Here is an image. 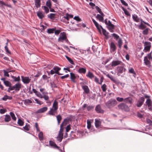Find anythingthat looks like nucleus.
I'll return each mask as SVG.
<instances>
[{"mask_svg":"<svg viewBox=\"0 0 152 152\" xmlns=\"http://www.w3.org/2000/svg\"><path fill=\"white\" fill-rule=\"evenodd\" d=\"M146 103L149 109L150 110H152V103L151 100L149 99H147L146 101Z\"/></svg>","mask_w":152,"mask_h":152,"instance_id":"nucleus-13","label":"nucleus"},{"mask_svg":"<svg viewBox=\"0 0 152 152\" xmlns=\"http://www.w3.org/2000/svg\"><path fill=\"white\" fill-rule=\"evenodd\" d=\"M69 121V120L68 119H64L63 122L62 123L60 126V128H63V126L66 125L67 124Z\"/></svg>","mask_w":152,"mask_h":152,"instance_id":"nucleus-21","label":"nucleus"},{"mask_svg":"<svg viewBox=\"0 0 152 152\" xmlns=\"http://www.w3.org/2000/svg\"><path fill=\"white\" fill-rule=\"evenodd\" d=\"M4 83L5 85L9 87L12 86H11V83L8 81H4Z\"/></svg>","mask_w":152,"mask_h":152,"instance_id":"nucleus-43","label":"nucleus"},{"mask_svg":"<svg viewBox=\"0 0 152 152\" xmlns=\"http://www.w3.org/2000/svg\"><path fill=\"white\" fill-rule=\"evenodd\" d=\"M34 100L37 104H39L40 105L42 104V102L39 100L38 99H35Z\"/></svg>","mask_w":152,"mask_h":152,"instance_id":"nucleus-60","label":"nucleus"},{"mask_svg":"<svg viewBox=\"0 0 152 152\" xmlns=\"http://www.w3.org/2000/svg\"><path fill=\"white\" fill-rule=\"evenodd\" d=\"M46 5L49 9H50L52 6L51 0H48L46 2Z\"/></svg>","mask_w":152,"mask_h":152,"instance_id":"nucleus-31","label":"nucleus"},{"mask_svg":"<svg viewBox=\"0 0 152 152\" xmlns=\"http://www.w3.org/2000/svg\"><path fill=\"white\" fill-rule=\"evenodd\" d=\"M126 70V69L124 68L123 66H118L117 67V74L118 76H119L120 75V74L125 72Z\"/></svg>","mask_w":152,"mask_h":152,"instance_id":"nucleus-6","label":"nucleus"},{"mask_svg":"<svg viewBox=\"0 0 152 152\" xmlns=\"http://www.w3.org/2000/svg\"><path fill=\"white\" fill-rule=\"evenodd\" d=\"M39 138L40 140L43 139V133L42 132H40L38 134Z\"/></svg>","mask_w":152,"mask_h":152,"instance_id":"nucleus-36","label":"nucleus"},{"mask_svg":"<svg viewBox=\"0 0 152 152\" xmlns=\"http://www.w3.org/2000/svg\"><path fill=\"white\" fill-rule=\"evenodd\" d=\"M129 72L130 73L133 74L134 75L136 74L134 69L132 68H131L130 69H129Z\"/></svg>","mask_w":152,"mask_h":152,"instance_id":"nucleus-51","label":"nucleus"},{"mask_svg":"<svg viewBox=\"0 0 152 152\" xmlns=\"http://www.w3.org/2000/svg\"><path fill=\"white\" fill-rule=\"evenodd\" d=\"M56 118L58 121V124H59L60 123V122L62 119L61 116L60 115H58L56 116Z\"/></svg>","mask_w":152,"mask_h":152,"instance_id":"nucleus-42","label":"nucleus"},{"mask_svg":"<svg viewBox=\"0 0 152 152\" xmlns=\"http://www.w3.org/2000/svg\"><path fill=\"white\" fill-rule=\"evenodd\" d=\"M11 120L10 115H6L5 116L4 118V120L5 122H8L10 121Z\"/></svg>","mask_w":152,"mask_h":152,"instance_id":"nucleus-26","label":"nucleus"},{"mask_svg":"<svg viewBox=\"0 0 152 152\" xmlns=\"http://www.w3.org/2000/svg\"><path fill=\"white\" fill-rule=\"evenodd\" d=\"M87 128L89 129L91 127V122L90 120H88L87 121Z\"/></svg>","mask_w":152,"mask_h":152,"instance_id":"nucleus-37","label":"nucleus"},{"mask_svg":"<svg viewBox=\"0 0 152 152\" xmlns=\"http://www.w3.org/2000/svg\"><path fill=\"white\" fill-rule=\"evenodd\" d=\"M11 90H15L16 91H19L21 88V85L20 83H16L13 86H12Z\"/></svg>","mask_w":152,"mask_h":152,"instance_id":"nucleus-11","label":"nucleus"},{"mask_svg":"<svg viewBox=\"0 0 152 152\" xmlns=\"http://www.w3.org/2000/svg\"><path fill=\"white\" fill-rule=\"evenodd\" d=\"M144 63L145 64L148 66H149L150 64V62L148 60L147 57H145L144 59Z\"/></svg>","mask_w":152,"mask_h":152,"instance_id":"nucleus-23","label":"nucleus"},{"mask_svg":"<svg viewBox=\"0 0 152 152\" xmlns=\"http://www.w3.org/2000/svg\"><path fill=\"white\" fill-rule=\"evenodd\" d=\"M95 124L96 127L98 128L101 125V121L100 119H95Z\"/></svg>","mask_w":152,"mask_h":152,"instance_id":"nucleus-14","label":"nucleus"},{"mask_svg":"<svg viewBox=\"0 0 152 152\" xmlns=\"http://www.w3.org/2000/svg\"><path fill=\"white\" fill-rule=\"evenodd\" d=\"M146 57H147V58H148L149 60L151 61L152 60V57L151 53L148 54Z\"/></svg>","mask_w":152,"mask_h":152,"instance_id":"nucleus-59","label":"nucleus"},{"mask_svg":"<svg viewBox=\"0 0 152 152\" xmlns=\"http://www.w3.org/2000/svg\"><path fill=\"white\" fill-rule=\"evenodd\" d=\"M78 72L80 73L85 74L86 72V69L83 68H80L78 70Z\"/></svg>","mask_w":152,"mask_h":152,"instance_id":"nucleus-27","label":"nucleus"},{"mask_svg":"<svg viewBox=\"0 0 152 152\" xmlns=\"http://www.w3.org/2000/svg\"><path fill=\"white\" fill-rule=\"evenodd\" d=\"M11 77L14 79V81H15L19 82L20 80V77L18 76L17 77H16L13 76H11Z\"/></svg>","mask_w":152,"mask_h":152,"instance_id":"nucleus-32","label":"nucleus"},{"mask_svg":"<svg viewBox=\"0 0 152 152\" xmlns=\"http://www.w3.org/2000/svg\"><path fill=\"white\" fill-rule=\"evenodd\" d=\"M49 144L51 146L53 147H54L58 149L59 148V147L56 145V144L54 142L51 141H49Z\"/></svg>","mask_w":152,"mask_h":152,"instance_id":"nucleus-28","label":"nucleus"},{"mask_svg":"<svg viewBox=\"0 0 152 152\" xmlns=\"http://www.w3.org/2000/svg\"><path fill=\"white\" fill-rule=\"evenodd\" d=\"M102 28V32L103 34L104 35L106 36L108 34L106 32V31L105 29H104L102 27V28Z\"/></svg>","mask_w":152,"mask_h":152,"instance_id":"nucleus-57","label":"nucleus"},{"mask_svg":"<svg viewBox=\"0 0 152 152\" xmlns=\"http://www.w3.org/2000/svg\"><path fill=\"white\" fill-rule=\"evenodd\" d=\"M67 37L65 32L61 33L59 35V37L58 39L59 42H63L64 40H66Z\"/></svg>","mask_w":152,"mask_h":152,"instance_id":"nucleus-5","label":"nucleus"},{"mask_svg":"<svg viewBox=\"0 0 152 152\" xmlns=\"http://www.w3.org/2000/svg\"><path fill=\"white\" fill-rule=\"evenodd\" d=\"M82 88L84 90L86 93L87 94L89 93V90L87 86H82Z\"/></svg>","mask_w":152,"mask_h":152,"instance_id":"nucleus-30","label":"nucleus"},{"mask_svg":"<svg viewBox=\"0 0 152 152\" xmlns=\"http://www.w3.org/2000/svg\"><path fill=\"white\" fill-rule=\"evenodd\" d=\"M149 28H147L142 31V34L144 35H147L148 33Z\"/></svg>","mask_w":152,"mask_h":152,"instance_id":"nucleus-45","label":"nucleus"},{"mask_svg":"<svg viewBox=\"0 0 152 152\" xmlns=\"http://www.w3.org/2000/svg\"><path fill=\"white\" fill-rule=\"evenodd\" d=\"M133 19L135 21L138 22H139L140 19L138 18L137 16L135 15H132Z\"/></svg>","mask_w":152,"mask_h":152,"instance_id":"nucleus-35","label":"nucleus"},{"mask_svg":"<svg viewBox=\"0 0 152 152\" xmlns=\"http://www.w3.org/2000/svg\"><path fill=\"white\" fill-rule=\"evenodd\" d=\"M29 125H26L25 126L23 127L24 130L26 131H28L29 130Z\"/></svg>","mask_w":152,"mask_h":152,"instance_id":"nucleus-61","label":"nucleus"},{"mask_svg":"<svg viewBox=\"0 0 152 152\" xmlns=\"http://www.w3.org/2000/svg\"><path fill=\"white\" fill-rule=\"evenodd\" d=\"M61 69L60 68L57 66H55L53 68V70H54L55 73L57 74L58 75H62L58 72V71H60Z\"/></svg>","mask_w":152,"mask_h":152,"instance_id":"nucleus-15","label":"nucleus"},{"mask_svg":"<svg viewBox=\"0 0 152 152\" xmlns=\"http://www.w3.org/2000/svg\"><path fill=\"white\" fill-rule=\"evenodd\" d=\"M86 76L90 79H92V78L94 77V75L93 74L90 72H88V74Z\"/></svg>","mask_w":152,"mask_h":152,"instance_id":"nucleus-34","label":"nucleus"},{"mask_svg":"<svg viewBox=\"0 0 152 152\" xmlns=\"http://www.w3.org/2000/svg\"><path fill=\"white\" fill-rule=\"evenodd\" d=\"M145 98L143 97H141L138 100L137 103V107H140L143 104Z\"/></svg>","mask_w":152,"mask_h":152,"instance_id":"nucleus-12","label":"nucleus"},{"mask_svg":"<svg viewBox=\"0 0 152 152\" xmlns=\"http://www.w3.org/2000/svg\"><path fill=\"white\" fill-rule=\"evenodd\" d=\"M107 28L110 32H113V29L114 28V25L112 24H110L107 26Z\"/></svg>","mask_w":152,"mask_h":152,"instance_id":"nucleus-29","label":"nucleus"},{"mask_svg":"<svg viewBox=\"0 0 152 152\" xmlns=\"http://www.w3.org/2000/svg\"><path fill=\"white\" fill-rule=\"evenodd\" d=\"M55 30L53 29H49L48 30L47 32L49 34L53 33Z\"/></svg>","mask_w":152,"mask_h":152,"instance_id":"nucleus-53","label":"nucleus"},{"mask_svg":"<svg viewBox=\"0 0 152 152\" xmlns=\"http://www.w3.org/2000/svg\"><path fill=\"white\" fill-rule=\"evenodd\" d=\"M123 63L120 61L118 60H114L111 63V65L112 67H115V66L119 65H122Z\"/></svg>","mask_w":152,"mask_h":152,"instance_id":"nucleus-7","label":"nucleus"},{"mask_svg":"<svg viewBox=\"0 0 152 152\" xmlns=\"http://www.w3.org/2000/svg\"><path fill=\"white\" fill-rule=\"evenodd\" d=\"M112 35L114 38L117 39L119 37V36L115 34H113Z\"/></svg>","mask_w":152,"mask_h":152,"instance_id":"nucleus-63","label":"nucleus"},{"mask_svg":"<svg viewBox=\"0 0 152 152\" xmlns=\"http://www.w3.org/2000/svg\"><path fill=\"white\" fill-rule=\"evenodd\" d=\"M117 102L114 99H111L105 103L106 107L109 109H111L117 105Z\"/></svg>","mask_w":152,"mask_h":152,"instance_id":"nucleus-2","label":"nucleus"},{"mask_svg":"<svg viewBox=\"0 0 152 152\" xmlns=\"http://www.w3.org/2000/svg\"><path fill=\"white\" fill-rule=\"evenodd\" d=\"M35 5L36 8H38L40 6V0H35Z\"/></svg>","mask_w":152,"mask_h":152,"instance_id":"nucleus-24","label":"nucleus"},{"mask_svg":"<svg viewBox=\"0 0 152 152\" xmlns=\"http://www.w3.org/2000/svg\"><path fill=\"white\" fill-rule=\"evenodd\" d=\"M110 47L112 51L114 52L116 49V46L115 44L113 42L110 43Z\"/></svg>","mask_w":152,"mask_h":152,"instance_id":"nucleus-22","label":"nucleus"},{"mask_svg":"<svg viewBox=\"0 0 152 152\" xmlns=\"http://www.w3.org/2000/svg\"><path fill=\"white\" fill-rule=\"evenodd\" d=\"M118 46L119 48H121L122 45V42L121 39H120L118 42Z\"/></svg>","mask_w":152,"mask_h":152,"instance_id":"nucleus-49","label":"nucleus"},{"mask_svg":"<svg viewBox=\"0 0 152 152\" xmlns=\"http://www.w3.org/2000/svg\"><path fill=\"white\" fill-rule=\"evenodd\" d=\"M106 75L107 77L110 78L112 81H113L114 82H115L116 81L115 79L112 76H110L109 74H107Z\"/></svg>","mask_w":152,"mask_h":152,"instance_id":"nucleus-48","label":"nucleus"},{"mask_svg":"<svg viewBox=\"0 0 152 152\" xmlns=\"http://www.w3.org/2000/svg\"><path fill=\"white\" fill-rule=\"evenodd\" d=\"M74 19L78 21H81V19L78 16H75Z\"/></svg>","mask_w":152,"mask_h":152,"instance_id":"nucleus-62","label":"nucleus"},{"mask_svg":"<svg viewBox=\"0 0 152 152\" xmlns=\"http://www.w3.org/2000/svg\"><path fill=\"white\" fill-rule=\"evenodd\" d=\"M3 71L4 72V76L7 77H9V75L8 74V72H7V71L5 70H3Z\"/></svg>","mask_w":152,"mask_h":152,"instance_id":"nucleus-58","label":"nucleus"},{"mask_svg":"<svg viewBox=\"0 0 152 152\" xmlns=\"http://www.w3.org/2000/svg\"><path fill=\"white\" fill-rule=\"evenodd\" d=\"M66 58L67 59V60L69 61V62L71 64H73L74 62L72 60V59L70 58L69 57L66 56Z\"/></svg>","mask_w":152,"mask_h":152,"instance_id":"nucleus-52","label":"nucleus"},{"mask_svg":"<svg viewBox=\"0 0 152 152\" xmlns=\"http://www.w3.org/2000/svg\"><path fill=\"white\" fill-rule=\"evenodd\" d=\"M132 99L131 97H128L124 99V102L127 103H131L132 102Z\"/></svg>","mask_w":152,"mask_h":152,"instance_id":"nucleus-19","label":"nucleus"},{"mask_svg":"<svg viewBox=\"0 0 152 152\" xmlns=\"http://www.w3.org/2000/svg\"><path fill=\"white\" fill-rule=\"evenodd\" d=\"M47 93L43 92L42 93V95L40 92H38L36 95L41 98H44L45 100L46 101L47 103H50V101L49 100V97L47 95Z\"/></svg>","mask_w":152,"mask_h":152,"instance_id":"nucleus-3","label":"nucleus"},{"mask_svg":"<svg viewBox=\"0 0 152 152\" xmlns=\"http://www.w3.org/2000/svg\"><path fill=\"white\" fill-rule=\"evenodd\" d=\"M63 128H61L59 132L58 136L57 137V140L59 142H61L63 138V134L62 133Z\"/></svg>","mask_w":152,"mask_h":152,"instance_id":"nucleus-8","label":"nucleus"},{"mask_svg":"<svg viewBox=\"0 0 152 152\" xmlns=\"http://www.w3.org/2000/svg\"><path fill=\"white\" fill-rule=\"evenodd\" d=\"M96 18L98 19L100 21L103 22L104 18L102 16L100 15L99 14H97L96 16Z\"/></svg>","mask_w":152,"mask_h":152,"instance_id":"nucleus-33","label":"nucleus"},{"mask_svg":"<svg viewBox=\"0 0 152 152\" xmlns=\"http://www.w3.org/2000/svg\"><path fill=\"white\" fill-rule=\"evenodd\" d=\"M5 50L6 51V52L7 53L9 54H11L9 50L8 49V48L7 47V46H5L4 47Z\"/></svg>","mask_w":152,"mask_h":152,"instance_id":"nucleus-50","label":"nucleus"},{"mask_svg":"<svg viewBox=\"0 0 152 152\" xmlns=\"http://www.w3.org/2000/svg\"><path fill=\"white\" fill-rule=\"evenodd\" d=\"M116 100L118 102H122L124 101V99L123 98L117 97L116 98Z\"/></svg>","mask_w":152,"mask_h":152,"instance_id":"nucleus-56","label":"nucleus"},{"mask_svg":"<svg viewBox=\"0 0 152 152\" xmlns=\"http://www.w3.org/2000/svg\"><path fill=\"white\" fill-rule=\"evenodd\" d=\"M144 46L145 47L144 50L146 52L148 51L150 49L151 47V44L150 42H145L144 43Z\"/></svg>","mask_w":152,"mask_h":152,"instance_id":"nucleus-9","label":"nucleus"},{"mask_svg":"<svg viewBox=\"0 0 152 152\" xmlns=\"http://www.w3.org/2000/svg\"><path fill=\"white\" fill-rule=\"evenodd\" d=\"M24 102L26 104H29L32 103V102L30 99H27L25 100Z\"/></svg>","mask_w":152,"mask_h":152,"instance_id":"nucleus-46","label":"nucleus"},{"mask_svg":"<svg viewBox=\"0 0 152 152\" xmlns=\"http://www.w3.org/2000/svg\"><path fill=\"white\" fill-rule=\"evenodd\" d=\"M106 85L105 84H104L102 85L101 87L102 90L103 92H105L106 91Z\"/></svg>","mask_w":152,"mask_h":152,"instance_id":"nucleus-47","label":"nucleus"},{"mask_svg":"<svg viewBox=\"0 0 152 152\" xmlns=\"http://www.w3.org/2000/svg\"><path fill=\"white\" fill-rule=\"evenodd\" d=\"M37 16L40 19H42L44 17V14L40 11L37 12Z\"/></svg>","mask_w":152,"mask_h":152,"instance_id":"nucleus-20","label":"nucleus"},{"mask_svg":"<svg viewBox=\"0 0 152 152\" xmlns=\"http://www.w3.org/2000/svg\"><path fill=\"white\" fill-rule=\"evenodd\" d=\"M22 82L25 84H28L31 80V78L28 77H21Z\"/></svg>","mask_w":152,"mask_h":152,"instance_id":"nucleus-10","label":"nucleus"},{"mask_svg":"<svg viewBox=\"0 0 152 152\" xmlns=\"http://www.w3.org/2000/svg\"><path fill=\"white\" fill-rule=\"evenodd\" d=\"M10 115L13 120L14 121H15L16 120V118L15 117L14 114L12 112H10Z\"/></svg>","mask_w":152,"mask_h":152,"instance_id":"nucleus-38","label":"nucleus"},{"mask_svg":"<svg viewBox=\"0 0 152 152\" xmlns=\"http://www.w3.org/2000/svg\"><path fill=\"white\" fill-rule=\"evenodd\" d=\"M58 102L56 100L54 102L52 107L50 108V110L48 112V114L53 116L55 115L58 109Z\"/></svg>","mask_w":152,"mask_h":152,"instance_id":"nucleus-1","label":"nucleus"},{"mask_svg":"<svg viewBox=\"0 0 152 152\" xmlns=\"http://www.w3.org/2000/svg\"><path fill=\"white\" fill-rule=\"evenodd\" d=\"M42 8L44 10L45 12L46 13H47L49 12V9L47 7L45 6H42Z\"/></svg>","mask_w":152,"mask_h":152,"instance_id":"nucleus-39","label":"nucleus"},{"mask_svg":"<svg viewBox=\"0 0 152 152\" xmlns=\"http://www.w3.org/2000/svg\"><path fill=\"white\" fill-rule=\"evenodd\" d=\"M118 108L119 109L121 110L126 111H129V109L128 106L124 103H121L118 105Z\"/></svg>","mask_w":152,"mask_h":152,"instance_id":"nucleus-4","label":"nucleus"},{"mask_svg":"<svg viewBox=\"0 0 152 152\" xmlns=\"http://www.w3.org/2000/svg\"><path fill=\"white\" fill-rule=\"evenodd\" d=\"M139 27L140 29L142 30L144 29L146 27V26L142 23H141L139 26Z\"/></svg>","mask_w":152,"mask_h":152,"instance_id":"nucleus-44","label":"nucleus"},{"mask_svg":"<svg viewBox=\"0 0 152 152\" xmlns=\"http://www.w3.org/2000/svg\"><path fill=\"white\" fill-rule=\"evenodd\" d=\"M70 78L71 79L72 81L74 83H76V81L75 80V79L76 78V76L75 75L74 73H70Z\"/></svg>","mask_w":152,"mask_h":152,"instance_id":"nucleus-25","label":"nucleus"},{"mask_svg":"<svg viewBox=\"0 0 152 152\" xmlns=\"http://www.w3.org/2000/svg\"><path fill=\"white\" fill-rule=\"evenodd\" d=\"M6 111V110L5 109H1L0 112L1 114H4Z\"/></svg>","mask_w":152,"mask_h":152,"instance_id":"nucleus-64","label":"nucleus"},{"mask_svg":"<svg viewBox=\"0 0 152 152\" xmlns=\"http://www.w3.org/2000/svg\"><path fill=\"white\" fill-rule=\"evenodd\" d=\"M92 20L97 29L99 30H100V28H102V26L99 25V24L94 19H92Z\"/></svg>","mask_w":152,"mask_h":152,"instance_id":"nucleus-18","label":"nucleus"},{"mask_svg":"<svg viewBox=\"0 0 152 152\" xmlns=\"http://www.w3.org/2000/svg\"><path fill=\"white\" fill-rule=\"evenodd\" d=\"M35 126L36 128L37 131L38 132H39L40 130L38 127V125L37 123H35Z\"/></svg>","mask_w":152,"mask_h":152,"instance_id":"nucleus-54","label":"nucleus"},{"mask_svg":"<svg viewBox=\"0 0 152 152\" xmlns=\"http://www.w3.org/2000/svg\"><path fill=\"white\" fill-rule=\"evenodd\" d=\"M47 110L48 108L47 107H44L37 110V113H43L46 111Z\"/></svg>","mask_w":152,"mask_h":152,"instance_id":"nucleus-17","label":"nucleus"},{"mask_svg":"<svg viewBox=\"0 0 152 152\" xmlns=\"http://www.w3.org/2000/svg\"><path fill=\"white\" fill-rule=\"evenodd\" d=\"M95 110L98 113H104V111L101 109V107L99 105H98L96 107Z\"/></svg>","mask_w":152,"mask_h":152,"instance_id":"nucleus-16","label":"nucleus"},{"mask_svg":"<svg viewBox=\"0 0 152 152\" xmlns=\"http://www.w3.org/2000/svg\"><path fill=\"white\" fill-rule=\"evenodd\" d=\"M48 18L51 19H54L55 18V14L51 13L48 15Z\"/></svg>","mask_w":152,"mask_h":152,"instance_id":"nucleus-40","label":"nucleus"},{"mask_svg":"<svg viewBox=\"0 0 152 152\" xmlns=\"http://www.w3.org/2000/svg\"><path fill=\"white\" fill-rule=\"evenodd\" d=\"M18 124L20 126H22L24 124V122L20 119H19L18 121Z\"/></svg>","mask_w":152,"mask_h":152,"instance_id":"nucleus-41","label":"nucleus"},{"mask_svg":"<svg viewBox=\"0 0 152 152\" xmlns=\"http://www.w3.org/2000/svg\"><path fill=\"white\" fill-rule=\"evenodd\" d=\"M123 9L124 12V13L126 15L128 16L130 15V14L128 11H127L124 8H123Z\"/></svg>","mask_w":152,"mask_h":152,"instance_id":"nucleus-55","label":"nucleus"}]
</instances>
